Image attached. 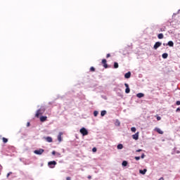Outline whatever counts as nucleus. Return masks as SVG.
Listing matches in <instances>:
<instances>
[{
    "label": "nucleus",
    "instance_id": "1",
    "mask_svg": "<svg viewBox=\"0 0 180 180\" xmlns=\"http://www.w3.org/2000/svg\"><path fill=\"white\" fill-rule=\"evenodd\" d=\"M44 112H46V109L41 108H39L35 114V117H39L40 116H41V115L44 113Z\"/></svg>",
    "mask_w": 180,
    "mask_h": 180
},
{
    "label": "nucleus",
    "instance_id": "2",
    "mask_svg": "<svg viewBox=\"0 0 180 180\" xmlns=\"http://www.w3.org/2000/svg\"><path fill=\"white\" fill-rule=\"evenodd\" d=\"M79 131L81 134H82V136H88V130H86L85 127H82V129H80Z\"/></svg>",
    "mask_w": 180,
    "mask_h": 180
},
{
    "label": "nucleus",
    "instance_id": "3",
    "mask_svg": "<svg viewBox=\"0 0 180 180\" xmlns=\"http://www.w3.org/2000/svg\"><path fill=\"white\" fill-rule=\"evenodd\" d=\"M34 154H37V155H41L44 153V149H39V150H35L34 151Z\"/></svg>",
    "mask_w": 180,
    "mask_h": 180
},
{
    "label": "nucleus",
    "instance_id": "4",
    "mask_svg": "<svg viewBox=\"0 0 180 180\" xmlns=\"http://www.w3.org/2000/svg\"><path fill=\"white\" fill-rule=\"evenodd\" d=\"M57 165V162L56 161H51L49 162L48 165L50 167V168H54V166Z\"/></svg>",
    "mask_w": 180,
    "mask_h": 180
},
{
    "label": "nucleus",
    "instance_id": "5",
    "mask_svg": "<svg viewBox=\"0 0 180 180\" xmlns=\"http://www.w3.org/2000/svg\"><path fill=\"white\" fill-rule=\"evenodd\" d=\"M162 44V43L160 42V41H158L155 44L154 46H153V49L155 50H157V49H158V47H161V45Z\"/></svg>",
    "mask_w": 180,
    "mask_h": 180
},
{
    "label": "nucleus",
    "instance_id": "6",
    "mask_svg": "<svg viewBox=\"0 0 180 180\" xmlns=\"http://www.w3.org/2000/svg\"><path fill=\"white\" fill-rule=\"evenodd\" d=\"M124 86H126L125 94H130V88L129 87V84L125 83Z\"/></svg>",
    "mask_w": 180,
    "mask_h": 180
},
{
    "label": "nucleus",
    "instance_id": "7",
    "mask_svg": "<svg viewBox=\"0 0 180 180\" xmlns=\"http://www.w3.org/2000/svg\"><path fill=\"white\" fill-rule=\"evenodd\" d=\"M155 131H157L159 134H164V131H162L160 128H155Z\"/></svg>",
    "mask_w": 180,
    "mask_h": 180
},
{
    "label": "nucleus",
    "instance_id": "8",
    "mask_svg": "<svg viewBox=\"0 0 180 180\" xmlns=\"http://www.w3.org/2000/svg\"><path fill=\"white\" fill-rule=\"evenodd\" d=\"M44 139L48 143H53V138L51 136L45 137Z\"/></svg>",
    "mask_w": 180,
    "mask_h": 180
},
{
    "label": "nucleus",
    "instance_id": "9",
    "mask_svg": "<svg viewBox=\"0 0 180 180\" xmlns=\"http://www.w3.org/2000/svg\"><path fill=\"white\" fill-rule=\"evenodd\" d=\"M107 63L106 59L102 60V64H103L104 68H108V63Z\"/></svg>",
    "mask_w": 180,
    "mask_h": 180
},
{
    "label": "nucleus",
    "instance_id": "10",
    "mask_svg": "<svg viewBox=\"0 0 180 180\" xmlns=\"http://www.w3.org/2000/svg\"><path fill=\"white\" fill-rule=\"evenodd\" d=\"M39 119H40V122H42L47 121V117L46 116H41L39 117Z\"/></svg>",
    "mask_w": 180,
    "mask_h": 180
},
{
    "label": "nucleus",
    "instance_id": "11",
    "mask_svg": "<svg viewBox=\"0 0 180 180\" xmlns=\"http://www.w3.org/2000/svg\"><path fill=\"white\" fill-rule=\"evenodd\" d=\"M132 139H134V140H139V132H136L135 134L132 135Z\"/></svg>",
    "mask_w": 180,
    "mask_h": 180
},
{
    "label": "nucleus",
    "instance_id": "12",
    "mask_svg": "<svg viewBox=\"0 0 180 180\" xmlns=\"http://www.w3.org/2000/svg\"><path fill=\"white\" fill-rule=\"evenodd\" d=\"M130 77H131V72H128L127 73H126L124 75V78L129 79V78H130Z\"/></svg>",
    "mask_w": 180,
    "mask_h": 180
},
{
    "label": "nucleus",
    "instance_id": "13",
    "mask_svg": "<svg viewBox=\"0 0 180 180\" xmlns=\"http://www.w3.org/2000/svg\"><path fill=\"white\" fill-rule=\"evenodd\" d=\"M61 136H63V133L60 132L58 136V141L61 142L62 141V139H61Z\"/></svg>",
    "mask_w": 180,
    "mask_h": 180
},
{
    "label": "nucleus",
    "instance_id": "14",
    "mask_svg": "<svg viewBox=\"0 0 180 180\" xmlns=\"http://www.w3.org/2000/svg\"><path fill=\"white\" fill-rule=\"evenodd\" d=\"M136 96H137V98H143V96H144V94H143V93H139V94H136Z\"/></svg>",
    "mask_w": 180,
    "mask_h": 180
},
{
    "label": "nucleus",
    "instance_id": "15",
    "mask_svg": "<svg viewBox=\"0 0 180 180\" xmlns=\"http://www.w3.org/2000/svg\"><path fill=\"white\" fill-rule=\"evenodd\" d=\"M167 46H169V47H174V41H169L167 43Z\"/></svg>",
    "mask_w": 180,
    "mask_h": 180
},
{
    "label": "nucleus",
    "instance_id": "16",
    "mask_svg": "<svg viewBox=\"0 0 180 180\" xmlns=\"http://www.w3.org/2000/svg\"><path fill=\"white\" fill-rule=\"evenodd\" d=\"M139 172L142 174V175H146V172H147V169H144L143 170H139Z\"/></svg>",
    "mask_w": 180,
    "mask_h": 180
},
{
    "label": "nucleus",
    "instance_id": "17",
    "mask_svg": "<svg viewBox=\"0 0 180 180\" xmlns=\"http://www.w3.org/2000/svg\"><path fill=\"white\" fill-rule=\"evenodd\" d=\"M158 38L161 39H164V34L160 33L158 35Z\"/></svg>",
    "mask_w": 180,
    "mask_h": 180
},
{
    "label": "nucleus",
    "instance_id": "18",
    "mask_svg": "<svg viewBox=\"0 0 180 180\" xmlns=\"http://www.w3.org/2000/svg\"><path fill=\"white\" fill-rule=\"evenodd\" d=\"M117 148L118 150H122L123 148V145L121 144V143L118 144L117 146Z\"/></svg>",
    "mask_w": 180,
    "mask_h": 180
},
{
    "label": "nucleus",
    "instance_id": "19",
    "mask_svg": "<svg viewBox=\"0 0 180 180\" xmlns=\"http://www.w3.org/2000/svg\"><path fill=\"white\" fill-rule=\"evenodd\" d=\"M162 58H168V53H165L162 55Z\"/></svg>",
    "mask_w": 180,
    "mask_h": 180
},
{
    "label": "nucleus",
    "instance_id": "20",
    "mask_svg": "<svg viewBox=\"0 0 180 180\" xmlns=\"http://www.w3.org/2000/svg\"><path fill=\"white\" fill-rule=\"evenodd\" d=\"M122 167H127V161L124 160L122 163Z\"/></svg>",
    "mask_w": 180,
    "mask_h": 180
},
{
    "label": "nucleus",
    "instance_id": "21",
    "mask_svg": "<svg viewBox=\"0 0 180 180\" xmlns=\"http://www.w3.org/2000/svg\"><path fill=\"white\" fill-rule=\"evenodd\" d=\"M114 68H119V63H117V62L114 63Z\"/></svg>",
    "mask_w": 180,
    "mask_h": 180
},
{
    "label": "nucleus",
    "instance_id": "22",
    "mask_svg": "<svg viewBox=\"0 0 180 180\" xmlns=\"http://www.w3.org/2000/svg\"><path fill=\"white\" fill-rule=\"evenodd\" d=\"M105 115H106V110H103V111H101V116H105Z\"/></svg>",
    "mask_w": 180,
    "mask_h": 180
},
{
    "label": "nucleus",
    "instance_id": "23",
    "mask_svg": "<svg viewBox=\"0 0 180 180\" xmlns=\"http://www.w3.org/2000/svg\"><path fill=\"white\" fill-rule=\"evenodd\" d=\"M136 127H133L131 128V131L133 133H136Z\"/></svg>",
    "mask_w": 180,
    "mask_h": 180
},
{
    "label": "nucleus",
    "instance_id": "24",
    "mask_svg": "<svg viewBox=\"0 0 180 180\" xmlns=\"http://www.w3.org/2000/svg\"><path fill=\"white\" fill-rule=\"evenodd\" d=\"M98 113H99V112H98V111H96V110L94 111V116H95V117H96V116H98Z\"/></svg>",
    "mask_w": 180,
    "mask_h": 180
},
{
    "label": "nucleus",
    "instance_id": "25",
    "mask_svg": "<svg viewBox=\"0 0 180 180\" xmlns=\"http://www.w3.org/2000/svg\"><path fill=\"white\" fill-rule=\"evenodd\" d=\"M90 71H91V72H95V68L91 67V68H90Z\"/></svg>",
    "mask_w": 180,
    "mask_h": 180
},
{
    "label": "nucleus",
    "instance_id": "26",
    "mask_svg": "<svg viewBox=\"0 0 180 180\" xmlns=\"http://www.w3.org/2000/svg\"><path fill=\"white\" fill-rule=\"evenodd\" d=\"M2 141H3V142L6 143L8 141V139L4 137L2 139Z\"/></svg>",
    "mask_w": 180,
    "mask_h": 180
},
{
    "label": "nucleus",
    "instance_id": "27",
    "mask_svg": "<svg viewBox=\"0 0 180 180\" xmlns=\"http://www.w3.org/2000/svg\"><path fill=\"white\" fill-rule=\"evenodd\" d=\"M135 160H136V161H139V160H140V156H136V157H135Z\"/></svg>",
    "mask_w": 180,
    "mask_h": 180
},
{
    "label": "nucleus",
    "instance_id": "28",
    "mask_svg": "<svg viewBox=\"0 0 180 180\" xmlns=\"http://www.w3.org/2000/svg\"><path fill=\"white\" fill-rule=\"evenodd\" d=\"M12 172H10L9 173L7 174L6 176L7 178H9V176L11 175Z\"/></svg>",
    "mask_w": 180,
    "mask_h": 180
},
{
    "label": "nucleus",
    "instance_id": "29",
    "mask_svg": "<svg viewBox=\"0 0 180 180\" xmlns=\"http://www.w3.org/2000/svg\"><path fill=\"white\" fill-rule=\"evenodd\" d=\"M92 151L93 153H96V148H93Z\"/></svg>",
    "mask_w": 180,
    "mask_h": 180
},
{
    "label": "nucleus",
    "instance_id": "30",
    "mask_svg": "<svg viewBox=\"0 0 180 180\" xmlns=\"http://www.w3.org/2000/svg\"><path fill=\"white\" fill-rule=\"evenodd\" d=\"M176 105H177L178 106H179V105H180V101H177L176 102Z\"/></svg>",
    "mask_w": 180,
    "mask_h": 180
},
{
    "label": "nucleus",
    "instance_id": "31",
    "mask_svg": "<svg viewBox=\"0 0 180 180\" xmlns=\"http://www.w3.org/2000/svg\"><path fill=\"white\" fill-rule=\"evenodd\" d=\"M109 57H110V53H108V54L106 55V58H109Z\"/></svg>",
    "mask_w": 180,
    "mask_h": 180
},
{
    "label": "nucleus",
    "instance_id": "32",
    "mask_svg": "<svg viewBox=\"0 0 180 180\" xmlns=\"http://www.w3.org/2000/svg\"><path fill=\"white\" fill-rule=\"evenodd\" d=\"M144 157H146V155H144V153H143L142 155H141V158H144Z\"/></svg>",
    "mask_w": 180,
    "mask_h": 180
},
{
    "label": "nucleus",
    "instance_id": "33",
    "mask_svg": "<svg viewBox=\"0 0 180 180\" xmlns=\"http://www.w3.org/2000/svg\"><path fill=\"white\" fill-rule=\"evenodd\" d=\"M141 151H143V150H141V149L136 150V153H140Z\"/></svg>",
    "mask_w": 180,
    "mask_h": 180
},
{
    "label": "nucleus",
    "instance_id": "34",
    "mask_svg": "<svg viewBox=\"0 0 180 180\" xmlns=\"http://www.w3.org/2000/svg\"><path fill=\"white\" fill-rule=\"evenodd\" d=\"M157 120H161V117L158 116V117H157Z\"/></svg>",
    "mask_w": 180,
    "mask_h": 180
},
{
    "label": "nucleus",
    "instance_id": "35",
    "mask_svg": "<svg viewBox=\"0 0 180 180\" xmlns=\"http://www.w3.org/2000/svg\"><path fill=\"white\" fill-rule=\"evenodd\" d=\"M87 178H88V179H92V176H88Z\"/></svg>",
    "mask_w": 180,
    "mask_h": 180
},
{
    "label": "nucleus",
    "instance_id": "36",
    "mask_svg": "<svg viewBox=\"0 0 180 180\" xmlns=\"http://www.w3.org/2000/svg\"><path fill=\"white\" fill-rule=\"evenodd\" d=\"M52 155H56V151L53 150V151L52 152Z\"/></svg>",
    "mask_w": 180,
    "mask_h": 180
},
{
    "label": "nucleus",
    "instance_id": "37",
    "mask_svg": "<svg viewBox=\"0 0 180 180\" xmlns=\"http://www.w3.org/2000/svg\"><path fill=\"white\" fill-rule=\"evenodd\" d=\"M117 124H118V126H120V122L117 121Z\"/></svg>",
    "mask_w": 180,
    "mask_h": 180
},
{
    "label": "nucleus",
    "instance_id": "38",
    "mask_svg": "<svg viewBox=\"0 0 180 180\" xmlns=\"http://www.w3.org/2000/svg\"><path fill=\"white\" fill-rule=\"evenodd\" d=\"M180 111V108H178L176 110V112H179Z\"/></svg>",
    "mask_w": 180,
    "mask_h": 180
},
{
    "label": "nucleus",
    "instance_id": "39",
    "mask_svg": "<svg viewBox=\"0 0 180 180\" xmlns=\"http://www.w3.org/2000/svg\"><path fill=\"white\" fill-rule=\"evenodd\" d=\"M160 32H165V30L162 28H161Z\"/></svg>",
    "mask_w": 180,
    "mask_h": 180
},
{
    "label": "nucleus",
    "instance_id": "40",
    "mask_svg": "<svg viewBox=\"0 0 180 180\" xmlns=\"http://www.w3.org/2000/svg\"><path fill=\"white\" fill-rule=\"evenodd\" d=\"M159 180H164V177H161Z\"/></svg>",
    "mask_w": 180,
    "mask_h": 180
},
{
    "label": "nucleus",
    "instance_id": "41",
    "mask_svg": "<svg viewBox=\"0 0 180 180\" xmlns=\"http://www.w3.org/2000/svg\"><path fill=\"white\" fill-rule=\"evenodd\" d=\"M27 126H28V127L30 126V122H28V123H27Z\"/></svg>",
    "mask_w": 180,
    "mask_h": 180
},
{
    "label": "nucleus",
    "instance_id": "42",
    "mask_svg": "<svg viewBox=\"0 0 180 180\" xmlns=\"http://www.w3.org/2000/svg\"><path fill=\"white\" fill-rule=\"evenodd\" d=\"M66 179L68 180V177H67Z\"/></svg>",
    "mask_w": 180,
    "mask_h": 180
},
{
    "label": "nucleus",
    "instance_id": "43",
    "mask_svg": "<svg viewBox=\"0 0 180 180\" xmlns=\"http://www.w3.org/2000/svg\"><path fill=\"white\" fill-rule=\"evenodd\" d=\"M68 180H70V178H68Z\"/></svg>",
    "mask_w": 180,
    "mask_h": 180
}]
</instances>
